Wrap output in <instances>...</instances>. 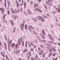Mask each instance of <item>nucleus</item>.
<instances>
[{
    "mask_svg": "<svg viewBox=\"0 0 60 60\" xmlns=\"http://www.w3.org/2000/svg\"><path fill=\"white\" fill-rule=\"evenodd\" d=\"M23 40V38H21L20 39H18V41L19 43V45L20 46L21 45V43L22 42V40Z\"/></svg>",
    "mask_w": 60,
    "mask_h": 60,
    "instance_id": "obj_1",
    "label": "nucleus"
},
{
    "mask_svg": "<svg viewBox=\"0 0 60 60\" xmlns=\"http://www.w3.org/2000/svg\"><path fill=\"white\" fill-rule=\"evenodd\" d=\"M19 46L18 45V44L17 43L16 44H15V45L14 49H17L18 48H19Z\"/></svg>",
    "mask_w": 60,
    "mask_h": 60,
    "instance_id": "obj_2",
    "label": "nucleus"
},
{
    "mask_svg": "<svg viewBox=\"0 0 60 60\" xmlns=\"http://www.w3.org/2000/svg\"><path fill=\"white\" fill-rule=\"evenodd\" d=\"M1 11L2 12V14H4V9H3V8H0V13Z\"/></svg>",
    "mask_w": 60,
    "mask_h": 60,
    "instance_id": "obj_3",
    "label": "nucleus"
},
{
    "mask_svg": "<svg viewBox=\"0 0 60 60\" xmlns=\"http://www.w3.org/2000/svg\"><path fill=\"white\" fill-rule=\"evenodd\" d=\"M30 29H34V28L33 27H32L30 25V26H29L28 29L29 31H30V32H31V29H30Z\"/></svg>",
    "mask_w": 60,
    "mask_h": 60,
    "instance_id": "obj_4",
    "label": "nucleus"
},
{
    "mask_svg": "<svg viewBox=\"0 0 60 60\" xmlns=\"http://www.w3.org/2000/svg\"><path fill=\"white\" fill-rule=\"evenodd\" d=\"M27 10L29 12V14L30 15L31 14H32V13L31 11H30V9H27Z\"/></svg>",
    "mask_w": 60,
    "mask_h": 60,
    "instance_id": "obj_5",
    "label": "nucleus"
},
{
    "mask_svg": "<svg viewBox=\"0 0 60 60\" xmlns=\"http://www.w3.org/2000/svg\"><path fill=\"white\" fill-rule=\"evenodd\" d=\"M20 50H19V51H18V50H16L15 51V52L17 55H18L19 53V52H20Z\"/></svg>",
    "mask_w": 60,
    "mask_h": 60,
    "instance_id": "obj_6",
    "label": "nucleus"
},
{
    "mask_svg": "<svg viewBox=\"0 0 60 60\" xmlns=\"http://www.w3.org/2000/svg\"><path fill=\"white\" fill-rule=\"evenodd\" d=\"M7 2L8 3V8H9V7H10V1H9V0H8L7 1Z\"/></svg>",
    "mask_w": 60,
    "mask_h": 60,
    "instance_id": "obj_7",
    "label": "nucleus"
},
{
    "mask_svg": "<svg viewBox=\"0 0 60 60\" xmlns=\"http://www.w3.org/2000/svg\"><path fill=\"white\" fill-rule=\"evenodd\" d=\"M10 46V43H9V42H8V49L9 50V51H11V50H10V47H9Z\"/></svg>",
    "mask_w": 60,
    "mask_h": 60,
    "instance_id": "obj_8",
    "label": "nucleus"
},
{
    "mask_svg": "<svg viewBox=\"0 0 60 60\" xmlns=\"http://www.w3.org/2000/svg\"><path fill=\"white\" fill-rule=\"evenodd\" d=\"M48 35L49 37V38H50V39L52 40V41H54L53 39H52V38L51 37V35H49V34H48Z\"/></svg>",
    "mask_w": 60,
    "mask_h": 60,
    "instance_id": "obj_9",
    "label": "nucleus"
},
{
    "mask_svg": "<svg viewBox=\"0 0 60 60\" xmlns=\"http://www.w3.org/2000/svg\"><path fill=\"white\" fill-rule=\"evenodd\" d=\"M14 45H15V43H12L11 44V47L12 48H14Z\"/></svg>",
    "mask_w": 60,
    "mask_h": 60,
    "instance_id": "obj_10",
    "label": "nucleus"
},
{
    "mask_svg": "<svg viewBox=\"0 0 60 60\" xmlns=\"http://www.w3.org/2000/svg\"><path fill=\"white\" fill-rule=\"evenodd\" d=\"M40 19H39V20H42V21H45V20H43V18L42 17H40Z\"/></svg>",
    "mask_w": 60,
    "mask_h": 60,
    "instance_id": "obj_11",
    "label": "nucleus"
},
{
    "mask_svg": "<svg viewBox=\"0 0 60 60\" xmlns=\"http://www.w3.org/2000/svg\"><path fill=\"white\" fill-rule=\"evenodd\" d=\"M32 42L33 43H34V42L32 41H31V42H30V43L31 45V46H33L34 45L33 44H32Z\"/></svg>",
    "mask_w": 60,
    "mask_h": 60,
    "instance_id": "obj_12",
    "label": "nucleus"
},
{
    "mask_svg": "<svg viewBox=\"0 0 60 60\" xmlns=\"http://www.w3.org/2000/svg\"><path fill=\"white\" fill-rule=\"evenodd\" d=\"M43 51L42 50L40 54H39V55H41L42 54V53H43Z\"/></svg>",
    "mask_w": 60,
    "mask_h": 60,
    "instance_id": "obj_13",
    "label": "nucleus"
},
{
    "mask_svg": "<svg viewBox=\"0 0 60 60\" xmlns=\"http://www.w3.org/2000/svg\"><path fill=\"white\" fill-rule=\"evenodd\" d=\"M27 25L26 24L25 25V29L26 30H27Z\"/></svg>",
    "mask_w": 60,
    "mask_h": 60,
    "instance_id": "obj_14",
    "label": "nucleus"
},
{
    "mask_svg": "<svg viewBox=\"0 0 60 60\" xmlns=\"http://www.w3.org/2000/svg\"><path fill=\"white\" fill-rule=\"evenodd\" d=\"M6 16V14H4L3 15V19H5V17Z\"/></svg>",
    "mask_w": 60,
    "mask_h": 60,
    "instance_id": "obj_15",
    "label": "nucleus"
},
{
    "mask_svg": "<svg viewBox=\"0 0 60 60\" xmlns=\"http://www.w3.org/2000/svg\"><path fill=\"white\" fill-rule=\"evenodd\" d=\"M41 36L44 39H45V37H44V36H43V35H42V34H41Z\"/></svg>",
    "mask_w": 60,
    "mask_h": 60,
    "instance_id": "obj_16",
    "label": "nucleus"
},
{
    "mask_svg": "<svg viewBox=\"0 0 60 60\" xmlns=\"http://www.w3.org/2000/svg\"><path fill=\"white\" fill-rule=\"evenodd\" d=\"M58 8H59V10H57V12L58 13H60V7H58Z\"/></svg>",
    "mask_w": 60,
    "mask_h": 60,
    "instance_id": "obj_17",
    "label": "nucleus"
},
{
    "mask_svg": "<svg viewBox=\"0 0 60 60\" xmlns=\"http://www.w3.org/2000/svg\"><path fill=\"white\" fill-rule=\"evenodd\" d=\"M38 5H39V4H35L34 5V7H37Z\"/></svg>",
    "mask_w": 60,
    "mask_h": 60,
    "instance_id": "obj_18",
    "label": "nucleus"
},
{
    "mask_svg": "<svg viewBox=\"0 0 60 60\" xmlns=\"http://www.w3.org/2000/svg\"><path fill=\"white\" fill-rule=\"evenodd\" d=\"M4 5L6 7V0H5V1Z\"/></svg>",
    "mask_w": 60,
    "mask_h": 60,
    "instance_id": "obj_19",
    "label": "nucleus"
},
{
    "mask_svg": "<svg viewBox=\"0 0 60 60\" xmlns=\"http://www.w3.org/2000/svg\"><path fill=\"white\" fill-rule=\"evenodd\" d=\"M26 3L25 2H24V7L25 9H26Z\"/></svg>",
    "mask_w": 60,
    "mask_h": 60,
    "instance_id": "obj_20",
    "label": "nucleus"
},
{
    "mask_svg": "<svg viewBox=\"0 0 60 60\" xmlns=\"http://www.w3.org/2000/svg\"><path fill=\"white\" fill-rule=\"evenodd\" d=\"M39 8H36L34 9V11H39Z\"/></svg>",
    "mask_w": 60,
    "mask_h": 60,
    "instance_id": "obj_21",
    "label": "nucleus"
},
{
    "mask_svg": "<svg viewBox=\"0 0 60 60\" xmlns=\"http://www.w3.org/2000/svg\"><path fill=\"white\" fill-rule=\"evenodd\" d=\"M16 6L17 7H19V3L18 2Z\"/></svg>",
    "mask_w": 60,
    "mask_h": 60,
    "instance_id": "obj_22",
    "label": "nucleus"
},
{
    "mask_svg": "<svg viewBox=\"0 0 60 60\" xmlns=\"http://www.w3.org/2000/svg\"><path fill=\"white\" fill-rule=\"evenodd\" d=\"M42 33H43V34H44V35H45V31H44L43 30H42Z\"/></svg>",
    "mask_w": 60,
    "mask_h": 60,
    "instance_id": "obj_23",
    "label": "nucleus"
},
{
    "mask_svg": "<svg viewBox=\"0 0 60 60\" xmlns=\"http://www.w3.org/2000/svg\"><path fill=\"white\" fill-rule=\"evenodd\" d=\"M49 51L50 53H51V52H52V49L51 48V49H49Z\"/></svg>",
    "mask_w": 60,
    "mask_h": 60,
    "instance_id": "obj_24",
    "label": "nucleus"
},
{
    "mask_svg": "<svg viewBox=\"0 0 60 60\" xmlns=\"http://www.w3.org/2000/svg\"><path fill=\"white\" fill-rule=\"evenodd\" d=\"M11 22V23L12 24V26H14V23H13V22H12V21L11 20H10Z\"/></svg>",
    "mask_w": 60,
    "mask_h": 60,
    "instance_id": "obj_25",
    "label": "nucleus"
},
{
    "mask_svg": "<svg viewBox=\"0 0 60 60\" xmlns=\"http://www.w3.org/2000/svg\"><path fill=\"white\" fill-rule=\"evenodd\" d=\"M22 47H24V42L23 41H22Z\"/></svg>",
    "mask_w": 60,
    "mask_h": 60,
    "instance_id": "obj_26",
    "label": "nucleus"
},
{
    "mask_svg": "<svg viewBox=\"0 0 60 60\" xmlns=\"http://www.w3.org/2000/svg\"><path fill=\"white\" fill-rule=\"evenodd\" d=\"M27 58H28L29 59H30V57L29 56H28V54L27 55Z\"/></svg>",
    "mask_w": 60,
    "mask_h": 60,
    "instance_id": "obj_27",
    "label": "nucleus"
},
{
    "mask_svg": "<svg viewBox=\"0 0 60 60\" xmlns=\"http://www.w3.org/2000/svg\"><path fill=\"white\" fill-rule=\"evenodd\" d=\"M16 29V27H15L13 31V33H14L15 32V30Z\"/></svg>",
    "mask_w": 60,
    "mask_h": 60,
    "instance_id": "obj_28",
    "label": "nucleus"
},
{
    "mask_svg": "<svg viewBox=\"0 0 60 60\" xmlns=\"http://www.w3.org/2000/svg\"><path fill=\"white\" fill-rule=\"evenodd\" d=\"M56 50L55 49H54L53 50V52H56Z\"/></svg>",
    "mask_w": 60,
    "mask_h": 60,
    "instance_id": "obj_29",
    "label": "nucleus"
},
{
    "mask_svg": "<svg viewBox=\"0 0 60 60\" xmlns=\"http://www.w3.org/2000/svg\"><path fill=\"white\" fill-rule=\"evenodd\" d=\"M30 50L32 51V52H33L34 51V49H33L32 48H31L30 49Z\"/></svg>",
    "mask_w": 60,
    "mask_h": 60,
    "instance_id": "obj_30",
    "label": "nucleus"
},
{
    "mask_svg": "<svg viewBox=\"0 0 60 60\" xmlns=\"http://www.w3.org/2000/svg\"><path fill=\"white\" fill-rule=\"evenodd\" d=\"M52 54H53V53H50V54H49V57H50V56L52 55Z\"/></svg>",
    "mask_w": 60,
    "mask_h": 60,
    "instance_id": "obj_31",
    "label": "nucleus"
},
{
    "mask_svg": "<svg viewBox=\"0 0 60 60\" xmlns=\"http://www.w3.org/2000/svg\"><path fill=\"white\" fill-rule=\"evenodd\" d=\"M45 53H44L43 54V56L42 57H45Z\"/></svg>",
    "mask_w": 60,
    "mask_h": 60,
    "instance_id": "obj_32",
    "label": "nucleus"
},
{
    "mask_svg": "<svg viewBox=\"0 0 60 60\" xmlns=\"http://www.w3.org/2000/svg\"><path fill=\"white\" fill-rule=\"evenodd\" d=\"M7 11V13L8 14V15L10 14V11L9 10H8Z\"/></svg>",
    "mask_w": 60,
    "mask_h": 60,
    "instance_id": "obj_33",
    "label": "nucleus"
},
{
    "mask_svg": "<svg viewBox=\"0 0 60 60\" xmlns=\"http://www.w3.org/2000/svg\"><path fill=\"white\" fill-rule=\"evenodd\" d=\"M4 45L5 47L7 46L6 45V43H5V42H4Z\"/></svg>",
    "mask_w": 60,
    "mask_h": 60,
    "instance_id": "obj_34",
    "label": "nucleus"
},
{
    "mask_svg": "<svg viewBox=\"0 0 60 60\" xmlns=\"http://www.w3.org/2000/svg\"><path fill=\"white\" fill-rule=\"evenodd\" d=\"M29 54L30 56H31V53L30 51H29Z\"/></svg>",
    "mask_w": 60,
    "mask_h": 60,
    "instance_id": "obj_35",
    "label": "nucleus"
},
{
    "mask_svg": "<svg viewBox=\"0 0 60 60\" xmlns=\"http://www.w3.org/2000/svg\"><path fill=\"white\" fill-rule=\"evenodd\" d=\"M40 47L41 48H43L44 47V45H40Z\"/></svg>",
    "mask_w": 60,
    "mask_h": 60,
    "instance_id": "obj_36",
    "label": "nucleus"
},
{
    "mask_svg": "<svg viewBox=\"0 0 60 60\" xmlns=\"http://www.w3.org/2000/svg\"><path fill=\"white\" fill-rule=\"evenodd\" d=\"M38 11H39V12H41V13H42V11L41 10H40V9H39Z\"/></svg>",
    "mask_w": 60,
    "mask_h": 60,
    "instance_id": "obj_37",
    "label": "nucleus"
},
{
    "mask_svg": "<svg viewBox=\"0 0 60 60\" xmlns=\"http://www.w3.org/2000/svg\"><path fill=\"white\" fill-rule=\"evenodd\" d=\"M5 41H7V37H6V36L5 35Z\"/></svg>",
    "mask_w": 60,
    "mask_h": 60,
    "instance_id": "obj_38",
    "label": "nucleus"
},
{
    "mask_svg": "<svg viewBox=\"0 0 60 60\" xmlns=\"http://www.w3.org/2000/svg\"><path fill=\"white\" fill-rule=\"evenodd\" d=\"M54 0H48V1L49 2H49H52V1H53Z\"/></svg>",
    "mask_w": 60,
    "mask_h": 60,
    "instance_id": "obj_39",
    "label": "nucleus"
},
{
    "mask_svg": "<svg viewBox=\"0 0 60 60\" xmlns=\"http://www.w3.org/2000/svg\"><path fill=\"white\" fill-rule=\"evenodd\" d=\"M3 20H4V21L5 23H7V21H6L4 20V19H3Z\"/></svg>",
    "mask_w": 60,
    "mask_h": 60,
    "instance_id": "obj_40",
    "label": "nucleus"
},
{
    "mask_svg": "<svg viewBox=\"0 0 60 60\" xmlns=\"http://www.w3.org/2000/svg\"><path fill=\"white\" fill-rule=\"evenodd\" d=\"M34 41H35V42L36 43H38V42L37 41V40L36 39H35L34 40Z\"/></svg>",
    "mask_w": 60,
    "mask_h": 60,
    "instance_id": "obj_41",
    "label": "nucleus"
},
{
    "mask_svg": "<svg viewBox=\"0 0 60 60\" xmlns=\"http://www.w3.org/2000/svg\"><path fill=\"white\" fill-rule=\"evenodd\" d=\"M11 11H12V13H14V14H15V13L14 12V11H13V10H12H12H11Z\"/></svg>",
    "mask_w": 60,
    "mask_h": 60,
    "instance_id": "obj_42",
    "label": "nucleus"
},
{
    "mask_svg": "<svg viewBox=\"0 0 60 60\" xmlns=\"http://www.w3.org/2000/svg\"><path fill=\"white\" fill-rule=\"evenodd\" d=\"M24 13V14H25V15H26H26H28L27 14V12L26 13Z\"/></svg>",
    "mask_w": 60,
    "mask_h": 60,
    "instance_id": "obj_43",
    "label": "nucleus"
},
{
    "mask_svg": "<svg viewBox=\"0 0 60 60\" xmlns=\"http://www.w3.org/2000/svg\"><path fill=\"white\" fill-rule=\"evenodd\" d=\"M32 19H33L34 20V21L35 22H37V21H36V20L35 19H34V18H33Z\"/></svg>",
    "mask_w": 60,
    "mask_h": 60,
    "instance_id": "obj_44",
    "label": "nucleus"
},
{
    "mask_svg": "<svg viewBox=\"0 0 60 60\" xmlns=\"http://www.w3.org/2000/svg\"><path fill=\"white\" fill-rule=\"evenodd\" d=\"M27 51V49H25L24 51H23V52H26Z\"/></svg>",
    "mask_w": 60,
    "mask_h": 60,
    "instance_id": "obj_45",
    "label": "nucleus"
},
{
    "mask_svg": "<svg viewBox=\"0 0 60 60\" xmlns=\"http://www.w3.org/2000/svg\"><path fill=\"white\" fill-rule=\"evenodd\" d=\"M15 12H17L18 11L17 10H16V9L15 8Z\"/></svg>",
    "mask_w": 60,
    "mask_h": 60,
    "instance_id": "obj_46",
    "label": "nucleus"
},
{
    "mask_svg": "<svg viewBox=\"0 0 60 60\" xmlns=\"http://www.w3.org/2000/svg\"><path fill=\"white\" fill-rule=\"evenodd\" d=\"M15 3H16V4H18V1H17V0H16Z\"/></svg>",
    "mask_w": 60,
    "mask_h": 60,
    "instance_id": "obj_47",
    "label": "nucleus"
},
{
    "mask_svg": "<svg viewBox=\"0 0 60 60\" xmlns=\"http://www.w3.org/2000/svg\"><path fill=\"white\" fill-rule=\"evenodd\" d=\"M33 4V2L32 1L30 3V4L31 5H32V4Z\"/></svg>",
    "mask_w": 60,
    "mask_h": 60,
    "instance_id": "obj_48",
    "label": "nucleus"
},
{
    "mask_svg": "<svg viewBox=\"0 0 60 60\" xmlns=\"http://www.w3.org/2000/svg\"><path fill=\"white\" fill-rule=\"evenodd\" d=\"M12 41L11 40L10 41V43L11 44L12 43Z\"/></svg>",
    "mask_w": 60,
    "mask_h": 60,
    "instance_id": "obj_49",
    "label": "nucleus"
},
{
    "mask_svg": "<svg viewBox=\"0 0 60 60\" xmlns=\"http://www.w3.org/2000/svg\"><path fill=\"white\" fill-rule=\"evenodd\" d=\"M47 49H50V48L49 47V46H47Z\"/></svg>",
    "mask_w": 60,
    "mask_h": 60,
    "instance_id": "obj_50",
    "label": "nucleus"
},
{
    "mask_svg": "<svg viewBox=\"0 0 60 60\" xmlns=\"http://www.w3.org/2000/svg\"><path fill=\"white\" fill-rule=\"evenodd\" d=\"M54 8L56 9V10H59V9H58V8H56V7H55Z\"/></svg>",
    "mask_w": 60,
    "mask_h": 60,
    "instance_id": "obj_51",
    "label": "nucleus"
},
{
    "mask_svg": "<svg viewBox=\"0 0 60 60\" xmlns=\"http://www.w3.org/2000/svg\"><path fill=\"white\" fill-rule=\"evenodd\" d=\"M15 19H16V18L18 17V16L16 15H15Z\"/></svg>",
    "mask_w": 60,
    "mask_h": 60,
    "instance_id": "obj_52",
    "label": "nucleus"
},
{
    "mask_svg": "<svg viewBox=\"0 0 60 60\" xmlns=\"http://www.w3.org/2000/svg\"><path fill=\"white\" fill-rule=\"evenodd\" d=\"M49 42V43H50L51 44H52V42H51V41H48Z\"/></svg>",
    "mask_w": 60,
    "mask_h": 60,
    "instance_id": "obj_53",
    "label": "nucleus"
},
{
    "mask_svg": "<svg viewBox=\"0 0 60 60\" xmlns=\"http://www.w3.org/2000/svg\"><path fill=\"white\" fill-rule=\"evenodd\" d=\"M38 2H41V0H38Z\"/></svg>",
    "mask_w": 60,
    "mask_h": 60,
    "instance_id": "obj_54",
    "label": "nucleus"
},
{
    "mask_svg": "<svg viewBox=\"0 0 60 60\" xmlns=\"http://www.w3.org/2000/svg\"><path fill=\"white\" fill-rule=\"evenodd\" d=\"M52 12L54 14H55V13H56V12H55L53 11Z\"/></svg>",
    "mask_w": 60,
    "mask_h": 60,
    "instance_id": "obj_55",
    "label": "nucleus"
},
{
    "mask_svg": "<svg viewBox=\"0 0 60 60\" xmlns=\"http://www.w3.org/2000/svg\"><path fill=\"white\" fill-rule=\"evenodd\" d=\"M34 59H35V60H38L37 58H36V57H34Z\"/></svg>",
    "mask_w": 60,
    "mask_h": 60,
    "instance_id": "obj_56",
    "label": "nucleus"
},
{
    "mask_svg": "<svg viewBox=\"0 0 60 60\" xmlns=\"http://www.w3.org/2000/svg\"><path fill=\"white\" fill-rule=\"evenodd\" d=\"M2 55L4 57H5V56L3 54V53H2Z\"/></svg>",
    "mask_w": 60,
    "mask_h": 60,
    "instance_id": "obj_57",
    "label": "nucleus"
},
{
    "mask_svg": "<svg viewBox=\"0 0 60 60\" xmlns=\"http://www.w3.org/2000/svg\"><path fill=\"white\" fill-rule=\"evenodd\" d=\"M1 59L2 60H5V59H4V58H1Z\"/></svg>",
    "mask_w": 60,
    "mask_h": 60,
    "instance_id": "obj_58",
    "label": "nucleus"
},
{
    "mask_svg": "<svg viewBox=\"0 0 60 60\" xmlns=\"http://www.w3.org/2000/svg\"><path fill=\"white\" fill-rule=\"evenodd\" d=\"M6 59H7V60H9L10 59H9V58H8V57H7V58H6Z\"/></svg>",
    "mask_w": 60,
    "mask_h": 60,
    "instance_id": "obj_59",
    "label": "nucleus"
},
{
    "mask_svg": "<svg viewBox=\"0 0 60 60\" xmlns=\"http://www.w3.org/2000/svg\"><path fill=\"white\" fill-rule=\"evenodd\" d=\"M57 44L59 46V45H60V43H58Z\"/></svg>",
    "mask_w": 60,
    "mask_h": 60,
    "instance_id": "obj_60",
    "label": "nucleus"
},
{
    "mask_svg": "<svg viewBox=\"0 0 60 60\" xmlns=\"http://www.w3.org/2000/svg\"><path fill=\"white\" fill-rule=\"evenodd\" d=\"M55 55L56 54H55V53H54L53 54L52 56H55Z\"/></svg>",
    "mask_w": 60,
    "mask_h": 60,
    "instance_id": "obj_61",
    "label": "nucleus"
},
{
    "mask_svg": "<svg viewBox=\"0 0 60 60\" xmlns=\"http://www.w3.org/2000/svg\"><path fill=\"white\" fill-rule=\"evenodd\" d=\"M27 44H25V46L26 47V48H27Z\"/></svg>",
    "mask_w": 60,
    "mask_h": 60,
    "instance_id": "obj_62",
    "label": "nucleus"
},
{
    "mask_svg": "<svg viewBox=\"0 0 60 60\" xmlns=\"http://www.w3.org/2000/svg\"><path fill=\"white\" fill-rule=\"evenodd\" d=\"M38 49L39 50H40L41 51V49L40 48H38Z\"/></svg>",
    "mask_w": 60,
    "mask_h": 60,
    "instance_id": "obj_63",
    "label": "nucleus"
},
{
    "mask_svg": "<svg viewBox=\"0 0 60 60\" xmlns=\"http://www.w3.org/2000/svg\"><path fill=\"white\" fill-rule=\"evenodd\" d=\"M31 60H34V59L32 58H31Z\"/></svg>",
    "mask_w": 60,
    "mask_h": 60,
    "instance_id": "obj_64",
    "label": "nucleus"
}]
</instances>
